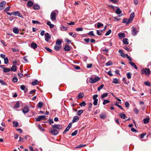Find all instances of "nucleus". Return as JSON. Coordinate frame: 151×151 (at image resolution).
Wrapping results in <instances>:
<instances>
[{
    "instance_id": "nucleus-1",
    "label": "nucleus",
    "mask_w": 151,
    "mask_h": 151,
    "mask_svg": "<svg viewBox=\"0 0 151 151\" xmlns=\"http://www.w3.org/2000/svg\"><path fill=\"white\" fill-rule=\"evenodd\" d=\"M58 13V11L55 10L52 11L50 14V19L52 21H54L56 20V17Z\"/></svg>"
},
{
    "instance_id": "nucleus-2",
    "label": "nucleus",
    "mask_w": 151,
    "mask_h": 151,
    "mask_svg": "<svg viewBox=\"0 0 151 151\" xmlns=\"http://www.w3.org/2000/svg\"><path fill=\"white\" fill-rule=\"evenodd\" d=\"M141 72L142 74L146 75H149L151 73L150 70L148 68L143 69L142 70Z\"/></svg>"
},
{
    "instance_id": "nucleus-3",
    "label": "nucleus",
    "mask_w": 151,
    "mask_h": 151,
    "mask_svg": "<svg viewBox=\"0 0 151 151\" xmlns=\"http://www.w3.org/2000/svg\"><path fill=\"white\" fill-rule=\"evenodd\" d=\"M100 79V78L98 77H95L94 78H90L89 82L92 83H95L98 81Z\"/></svg>"
},
{
    "instance_id": "nucleus-4",
    "label": "nucleus",
    "mask_w": 151,
    "mask_h": 151,
    "mask_svg": "<svg viewBox=\"0 0 151 151\" xmlns=\"http://www.w3.org/2000/svg\"><path fill=\"white\" fill-rule=\"evenodd\" d=\"M52 127L54 129L59 130L63 128V126L60 124H54L52 126Z\"/></svg>"
},
{
    "instance_id": "nucleus-5",
    "label": "nucleus",
    "mask_w": 151,
    "mask_h": 151,
    "mask_svg": "<svg viewBox=\"0 0 151 151\" xmlns=\"http://www.w3.org/2000/svg\"><path fill=\"white\" fill-rule=\"evenodd\" d=\"M13 15L15 16H18L19 17L21 18H23L22 15L21 14L19 11H15L13 12Z\"/></svg>"
},
{
    "instance_id": "nucleus-6",
    "label": "nucleus",
    "mask_w": 151,
    "mask_h": 151,
    "mask_svg": "<svg viewBox=\"0 0 151 151\" xmlns=\"http://www.w3.org/2000/svg\"><path fill=\"white\" fill-rule=\"evenodd\" d=\"M46 116L44 115L40 116L37 118H36V120L37 121H40L42 120H45Z\"/></svg>"
},
{
    "instance_id": "nucleus-7",
    "label": "nucleus",
    "mask_w": 151,
    "mask_h": 151,
    "mask_svg": "<svg viewBox=\"0 0 151 151\" xmlns=\"http://www.w3.org/2000/svg\"><path fill=\"white\" fill-rule=\"evenodd\" d=\"M6 4L5 1H3L0 3V10H3Z\"/></svg>"
},
{
    "instance_id": "nucleus-8",
    "label": "nucleus",
    "mask_w": 151,
    "mask_h": 151,
    "mask_svg": "<svg viewBox=\"0 0 151 151\" xmlns=\"http://www.w3.org/2000/svg\"><path fill=\"white\" fill-rule=\"evenodd\" d=\"M132 34L134 35H136L138 32V31L137 30L136 28L135 27H132Z\"/></svg>"
},
{
    "instance_id": "nucleus-9",
    "label": "nucleus",
    "mask_w": 151,
    "mask_h": 151,
    "mask_svg": "<svg viewBox=\"0 0 151 151\" xmlns=\"http://www.w3.org/2000/svg\"><path fill=\"white\" fill-rule=\"evenodd\" d=\"M45 40L47 42H48L50 39V36L48 33H46L45 34Z\"/></svg>"
},
{
    "instance_id": "nucleus-10",
    "label": "nucleus",
    "mask_w": 151,
    "mask_h": 151,
    "mask_svg": "<svg viewBox=\"0 0 151 151\" xmlns=\"http://www.w3.org/2000/svg\"><path fill=\"white\" fill-rule=\"evenodd\" d=\"M51 133L53 135H56L58 133V132L56 130L53 129L51 130L50 131Z\"/></svg>"
},
{
    "instance_id": "nucleus-11",
    "label": "nucleus",
    "mask_w": 151,
    "mask_h": 151,
    "mask_svg": "<svg viewBox=\"0 0 151 151\" xmlns=\"http://www.w3.org/2000/svg\"><path fill=\"white\" fill-rule=\"evenodd\" d=\"M29 111V109L27 107H24L22 109V112L24 114L27 113Z\"/></svg>"
},
{
    "instance_id": "nucleus-12",
    "label": "nucleus",
    "mask_w": 151,
    "mask_h": 151,
    "mask_svg": "<svg viewBox=\"0 0 151 151\" xmlns=\"http://www.w3.org/2000/svg\"><path fill=\"white\" fill-rule=\"evenodd\" d=\"M79 117L77 116H75L74 117L72 120L73 123L77 122L79 119Z\"/></svg>"
},
{
    "instance_id": "nucleus-13",
    "label": "nucleus",
    "mask_w": 151,
    "mask_h": 151,
    "mask_svg": "<svg viewBox=\"0 0 151 151\" xmlns=\"http://www.w3.org/2000/svg\"><path fill=\"white\" fill-rule=\"evenodd\" d=\"M31 45V47L34 49H35L37 47V44L34 42H32Z\"/></svg>"
},
{
    "instance_id": "nucleus-14",
    "label": "nucleus",
    "mask_w": 151,
    "mask_h": 151,
    "mask_svg": "<svg viewBox=\"0 0 151 151\" xmlns=\"http://www.w3.org/2000/svg\"><path fill=\"white\" fill-rule=\"evenodd\" d=\"M116 13L117 14H119V17L122 16V14H121V15H120L119 14H121L122 12V11H121V9L119 8H118L116 11Z\"/></svg>"
},
{
    "instance_id": "nucleus-15",
    "label": "nucleus",
    "mask_w": 151,
    "mask_h": 151,
    "mask_svg": "<svg viewBox=\"0 0 151 151\" xmlns=\"http://www.w3.org/2000/svg\"><path fill=\"white\" fill-rule=\"evenodd\" d=\"M10 69L12 71L15 72L17 70V67L15 65H13Z\"/></svg>"
},
{
    "instance_id": "nucleus-16",
    "label": "nucleus",
    "mask_w": 151,
    "mask_h": 151,
    "mask_svg": "<svg viewBox=\"0 0 151 151\" xmlns=\"http://www.w3.org/2000/svg\"><path fill=\"white\" fill-rule=\"evenodd\" d=\"M33 4V3L31 1H29L27 3V5L29 7L32 6Z\"/></svg>"
},
{
    "instance_id": "nucleus-17",
    "label": "nucleus",
    "mask_w": 151,
    "mask_h": 151,
    "mask_svg": "<svg viewBox=\"0 0 151 151\" xmlns=\"http://www.w3.org/2000/svg\"><path fill=\"white\" fill-rule=\"evenodd\" d=\"M118 35L120 38H122L125 37V35L124 33L120 32L119 33Z\"/></svg>"
},
{
    "instance_id": "nucleus-18",
    "label": "nucleus",
    "mask_w": 151,
    "mask_h": 151,
    "mask_svg": "<svg viewBox=\"0 0 151 151\" xmlns=\"http://www.w3.org/2000/svg\"><path fill=\"white\" fill-rule=\"evenodd\" d=\"M47 24L48 25L50 28H52L54 27V25L51 23L50 21H48L47 22Z\"/></svg>"
},
{
    "instance_id": "nucleus-19",
    "label": "nucleus",
    "mask_w": 151,
    "mask_h": 151,
    "mask_svg": "<svg viewBox=\"0 0 151 151\" xmlns=\"http://www.w3.org/2000/svg\"><path fill=\"white\" fill-rule=\"evenodd\" d=\"M61 47L60 46L58 45H56L54 47V49L57 51H58L60 50Z\"/></svg>"
},
{
    "instance_id": "nucleus-20",
    "label": "nucleus",
    "mask_w": 151,
    "mask_h": 151,
    "mask_svg": "<svg viewBox=\"0 0 151 151\" xmlns=\"http://www.w3.org/2000/svg\"><path fill=\"white\" fill-rule=\"evenodd\" d=\"M123 42L125 45H127L129 44L128 39L127 38H124L123 40Z\"/></svg>"
},
{
    "instance_id": "nucleus-21",
    "label": "nucleus",
    "mask_w": 151,
    "mask_h": 151,
    "mask_svg": "<svg viewBox=\"0 0 151 151\" xmlns=\"http://www.w3.org/2000/svg\"><path fill=\"white\" fill-rule=\"evenodd\" d=\"M64 50L66 51H68L70 50V48L68 45H66L64 47Z\"/></svg>"
},
{
    "instance_id": "nucleus-22",
    "label": "nucleus",
    "mask_w": 151,
    "mask_h": 151,
    "mask_svg": "<svg viewBox=\"0 0 151 151\" xmlns=\"http://www.w3.org/2000/svg\"><path fill=\"white\" fill-rule=\"evenodd\" d=\"M39 83V81L37 80H36L35 81H32V85L34 86L38 84Z\"/></svg>"
},
{
    "instance_id": "nucleus-23",
    "label": "nucleus",
    "mask_w": 151,
    "mask_h": 151,
    "mask_svg": "<svg viewBox=\"0 0 151 151\" xmlns=\"http://www.w3.org/2000/svg\"><path fill=\"white\" fill-rule=\"evenodd\" d=\"M129 63L132 65V66L134 67L135 69H137V67L134 63L132 62H129Z\"/></svg>"
},
{
    "instance_id": "nucleus-24",
    "label": "nucleus",
    "mask_w": 151,
    "mask_h": 151,
    "mask_svg": "<svg viewBox=\"0 0 151 151\" xmlns=\"http://www.w3.org/2000/svg\"><path fill=\"white\" fill-rule=\"evenodd\" d=\"M62 40L58 39L57 40L56 44L58 45H60L62 43Z\"/></svg>"
},
{
    "instance_id": "nucleus-25",
    "label": "nucleus",
    "mask_w": 151,
    "mask_h": 151,
    "mask_svg": "<svg viewBox=\"0 0 151 151\" xmlns=\"http://www.w3.org/2000/svg\"><path fill=\"white\" fill-rule=\"evenodd\" d=\"M149 118H146L144 119V123L145 124H147L149 122Z\"/></svg>"
},
{
    "instance_id": "nucleus-26",
    "label": "nucleus",
    "mask_w": 151,
    "mask_h": 151,
    "mask_svg": "<svg viewBox=\"0 0 151 151\" xmlns=\"http://www.w3.org/2000/svg\"><path fill=\"white\" fill-rule=\"evenodd\" d=\"M60 29L62 31H66L67 28L65 26H62L60 27Z\"/></svg>"
},
{
    "instance_id": "nucleus-27",
    "label": "nucleus",
    "mask_w": 151,
    "mask_h": 151,
    "mask_svg": "<svg viewBox=\"0 0 151 151\" xmlns=\"http://www.w3.org/2000/svg\"><path fill=\"white\" fill-rule=\"evenodd\" d=\"M83 112V110H80L78 111L77 113V115L78 116H81V114Z\"/></svg>"
},
{
    "instance_id": "nucleus-28",
    "label": "nucleus",
    "mask_w": 151,
    "mask_h": 151,
    "mask_svg": "<svg viewBox=\"0 0 151 151\" xmlns=\"http://www.w3.org/2000/svg\"><path fill=\"white\" fill-rule=\"evenodd\" d=\"M0 83L2 85H5V86H7V83L4 81H3L2 80H0Z\"/></svg>"
},
{
    "instance_id": "nucleus-29",
    "label": "nucleus",
    "mask_w": 151,
    "mask_h": 151,
    "mask_svg": "<svg viewBox=\"0 0 151 151\" xmlns=\"http://www.w3.org/2000/svg\"><path fill=\"white\" fill-rule=\"evenodd\" d=\"M120 117L123 119H124L125 117H126V116L124 114H121L119 115Z\"/></svg>"
},
{
    "instance_id": "nucleus-30",
    "label": "nucleus",
    "mask_w": 151,
    "mask_h": 151,
    "mask_svg": "<svg viewBox=\"0 0 151 151\" xmlns=\"http://www.w3.org/2000/svg\"><path fill=\"white\" fill-rule=\"evenodd\" d=\"M108 95V93H105L103 94L101 96V98L103 99L104 98L106 97Z\"/></svg>"
},
{
    "instance_id": "nucleus-31",
    "label": "nucleus",
    "mask_w": 151,
    "mask_h": 151,
    "mask_svg": "<svg viewBox=\"0 0 151 151\" xmlns=\"http://www.w3.org/2000/svg\"><path fill=\"white\" fill-rule=\"evenodd\" d=\"M122 81L123 83L125 84H128L129 83V82L127 81L125 78H124L122 79Z\"/></svg>"
},
{
    "instance_id": "nucleus-32",
    "label": "nucleus",
    "mask_w": 151,
    "mask_h": 151,
    "mask_svg": "<svg viewBox=\"0 0 151 151\" xmlns=\"http://www.w3.org/2000/svg\"><path fill=\"white\" fill-rule=\"evenodd\" d=\"M3 71L4 73H7L9 72L10 71V69L9 68H3Z\"/></svg>"
},
{
    "instance_id": "nucleus-33",
    "label": "nucleus",
    "mask_w": 151,
    "mask_h": 151,
    "mask_svg": "<svg viewBox=\"0 0 151 151\" xmlns=\"http://www.w3.org/2000/svg\"><path fill=\"white\" fill-rule=\"evenodd\" d=\"M144 84L145 85L148 86H151V84L148 81L145 82H144Z\"/></svg>"
},
{
    "instance_id": "nucleus-34",
    "label": "nucleus",
    "mask_w": 151,
    "mask_h": 151,
    "mask_svg": "<svg viewBox=\"0 0 151 151\" xmlns=\"http://www.w3.org/2000/svg\"><path fill=\"white\" fill-rule=\"evenodd\" d=\"M86 105V104L85 101H83L79 104V105L81 107L84 106Z\"/></svg>"
},
{
    "instance_id": "nucleus-35",
    "label": "nucleus",
    "mask_w": 151,
    "mask_h": 151,
    "mask_svg": "<svg viewBox=\"0 0 151 151\" xmlns=\"http://www.w3.org/2000/svg\"><path fill=\"white\" fill-rule=\"evenodd\" d=\"M84 95L83 93H80L78 94V98H83L84 96Z\"/></svg>"
},
{
    "instance_id": "nucleus-36",
    "label": "nucleus",
    "mask_w": 151,
    "mask_h": 151,
    "mask_svg": "<svg viewBox=\"0 0 151 151\" xmlns=\"http://www.w3.org/2000/svg\"><path fill=\"white\" fill-rule=\"evenodd\" d=\"M13 32L15 34H18L19 32L18 29L17 28H14L13 30Z\"/></svg>"
},
{
    "instance_id": "nucleus-37",
    "label": "nucleus",
    "mask_w": 151,
    "mask_h": 151,
    "mask_svg": "<svg viewBox=\"0 0 151 151\" xmlns=\"http://www.w3.org/2000/svg\"><path fill=\"white\" fill-rule=\"evenodd\" d=\"M40 6L37 4L34 5L33 7V8L34 9H40Z\"/></svg>"
},
{
    "instance_id": "nucleus-38",
    "label": "nucleus",
    "mask_w": 151,
    "mask_h": 151,
    "mask_svg": "<svg viewBox=\"0 0 151 151\" xmlns=\"http://www.w3.org/2000/svg\"><path fill=\"white\" fill-rule=\"evenodd\" d=\"M4 63L5 64H7L9 63V60L7 57H6L4 59Z\"/></svg>"
},
{
    "instance_id": "nucleus-39",
    "label": "nucleus",
    "mask_w": 151,
    "mask_h": 151,
    "mask_svg": "<svg viewBox=\"0 0 151 151\" xmlns=\"http://www.w3.org/2000/svg\"><path fill=\"white\" fill-rule=\"evenodd\" d=\"M109 101L108 100H104L103 104V105H104L107 104L109 103Z\"/></svg>"
},
{
    "instance_id": "nucleus-40",
    "label": "nucleus",
    "mask_w": 151,
    "mask_h": 151,
    "mask_svg": "<svg viewBox=\"0 0 151 151\" xmlns=\"http://www.w3.org/2000/svg\"><path fill=\"white\" fill-rule=\"evenodd\" d=\"M13 126H14L15 127H17L19 125L18 122L16 121L13 122Z\"/></svg>"
},
{
    "instance_id": "nucleus-41",
    "label": "nucleus",
    "mask_w": 151,
    "mask_h": 151,
    "mask_svg": "<svg viewBox=\"0 0 151 151\" xmlns=\"http://www.w3.org/2000/svg\"><path fill=\"white\" fill-rule=\"evenodd\" d=\"M113 83L115 84L119 83L118 80L117 78H115L113 79Z\"/></svg>"
},
{
    "instance_id": "nucleus-42",
    "label": "nucleus",
    "mask_w": 151,
    "mask_h": 151,
    "mask_svg": "<svg viewBox=\"0 0 151 151\" xmlns=\"http://www.w3.org/2000/svg\"><path fill=\"white\" fill-rule=\"evenodd\" d=\"M43 105V103L42 102H39L38 104H37V106L39 108H41Z\"/></svg>"
},
{
    "instance_id": "nucleus-43",
    "label": "nucleus",
    "mask_w": 151,
    "mask_h": 151,
    "mask_svg": "<svg viewBox=\"0 0 151 151\" xmlns=\"http://www.w3.org/2000/svg\"><path fill=\"white\" fill-rule=\"evenodd\" d=\"M18 79L16 77H14L12 78V81L14 83H16Z\"/></svg>"
},
{
    "instance_id": "nucleus-44",
    "label": "nucleus",
    "mask_w": 151,
    "mask_h": 151,
    "mask_svg": "<svg viewBox=\"0 0 151 151\" xmlns=\"http://www.w3.org/2000/svg\"><path fill=\"white\" fill-rule=\"evenodd\" d=\"M127 77L128 79L131 78V74L130 72H128L127 74Z\"/></svg>"
},
{
    "instance_id": "nucleus-45",
    "label": "nucleus",
    "mask_w": 151,
    "mask_h": 151,
    "mask_svg": "<svg viewBox=\"0 0 151 151\" xmlns=\"http://www.w3.org/2000/svg\"><path fill=\"white\" fill-rule=\"evenodd\" d=\"M106 115L105 114H101L100 117L101 119H104V118H106Z\"/></svg>"
},
{
    "instance_id": "nucleus-46",
    "label": "nucleus",
    "mask_w": 151,
    "mask_h": 151,
    "mask_svg": "<svg viewBox=\"0 0 151 151\" xmlns=\"http://www.w3.org/2000/svg\"><path fill=\"white\" fill-rule=\"evenodd\" d=\"M134 16H135L134 13V12H132L131 14L130 17H129L131 18L132 19H133V18L134 17Z\"/></svg>"
},
{
    "instance_id": "nucleus-47",
    "label": "nucleus",
    "mask_w": 151,
    "mask_h": 151,
    "mask_svg": "<svg viewBox=\"0 0 151 151\" xmlns=\"http://www.w3.org/2000/svg\"><path fill=\"white\" fill-rule=\"evenodd\" d=\"M104 86V85L103 84H101L100 86L98 88V91H100V90L102 89Z\"/></svg>"
},
{
    "instance_id": "nucleus-48",
    "label": "nucleus",
    "mask_w": 151,
    "mask_h": 151,
    "mask_svg": "<svg viewBox=\"0 0 151 151\" xmlns=\"http://www.w3.org/2000/svg\"><path fill=\"white\" fill-rule=\"evenodd\" d=\"M19 106L20 105L19 104V103L17 102L14 106V109H17L19 107Z\"/></svg>"
},
{
    "instance_id": "nucleus-49",
    "label": "nucleus",
    "mask_w": 151,
    "mask_h": 151,
    "mask_svg": "<svg viewBox=\"0 0 151 151\" xmlns=\"http://www.w3.org/2000/svg\"><path fill=\"white\" fill-rule=\"evenodd\" d=\"M103 24L99 22L98 23L97 27L98 28H99L100 27L103 26Z\"/></svg>"
},
{
    "instance_id": "nucleus-50",
    "label": "nucleus",
    "mask_w": 151,
    "mask_h": 151,
    "mask_svg": "<svg viewBox=\"0 0 151 151\" xmlns=\"http://www.w3.org/2000/svg\"><path fill=\"white\" fill-rule=\"evenodd\" d=\"M38 129L39 130L43 131H44V129L39 124L38 125Z\"/></svg>"
},
{
    "instance_id": "nucleus-51",
    "label": "nucleus",
    "mask_w": 151,
    "mask_h": 151,
    "mask_svg": "<svg viewBox=\"0 0 151 151\" xmlns=\"http://www.w3.org/2000/svg\"><path fill=\"white\" fill-rule=\"evenodd\" d=\"M83 30V28H78L76 29V30L78 32L82 31Z\"/></svg>"
},
{
    "instance_id": "nucleus-52",
    "label": "nucleus",
    "mask_w": 151,
    "mask_h": 151,
    "mask_svg": "<svg viewBox=\"0 0 151 151\" xmlns=\"http://www.w3.org/2000/svg\"><path fill=\"white\" fill-rule=\"evenodd\" d=\"M111 30L109 29L108 32H107L105 34V35L106 36H108L109 35L111 32Z\"/></svg>"
},
{
    "instance_id": "nucleus-53",
    "label": "nucleus",
    "mask_w": 151,
    "mask_h": 151,
    "mask_svg": "<svg viewBox=\"0 0 151 151\" xmlns=\"http://www.w3.org/2000/svg\"><path fill=\"white\" fill-rule=\"evenodd\" d=\"M78 132V131L77 130H75L74 132L72 133L71 134V135L72 136H74Z\"/></svg>"
},
{
    "instance_id": "nucleus-54",
    "label": "nucleus",
    "mask_w": 151,
    "mask_h": 151,
    "mask_svg": "<svg viewBox=\"0 0 151 151\" xmlns=\"http://www.w3.org/2000/svg\"><path fill=\"white\" fill-rule=\"evenodd\" d=\"M70 129L68 127H67L65 129V130L63 132V133L64 134H65Z\"/></svg>"
},
{
    "instance_id": "nucleus-55",
    "label": "nucleus",
    "mask_w": 151,
    "mask_h": 151,
    "mask_svg": "<svg viewBox=\"0 0 151 151\" xmlns=\"http://www.w3.org/2000/svg\"><path fill=\"white\" fill-rule=\"evenodd\" d=\"M98 95L97 94H95V95H94L93 96V100H95V99L96 100H98L97 98L98 97Z\"/></svg>"
},
{
    "instance_id": "nucleus-56",
    "label": "nucleus",
    "mask_w": 151,
    "mask_h": 151,
    "mask_svg": "<svg viewBox=\"0 0 151 151\" xmlns=\"http://www.w3.org/2000/svg\"><path fill=\"white\" fill-rule=\"evenodd\" d=\"M45 48L47 51L51 53L52 52V50L50 48H48L47 47H45Z\"/></svg>"
},
{
    "instance_id": "nucleus-57",
    "label": "nucleus",
    "mask_w": 151,
    "mask_h": 151,
    "mask_svg": "<svg viewBox=\"0 0 151 151\" xmlns=\"http://www.w3.org/2000/svg\"><path fill=\"white\" fill-rule=\"evenodd\" d=\"M32 23L33 24H40V22L37 21L35 20H32Z\"/></svg>"
},
{
    "instance_id": "nucleus-58",
    "label": "nucleus",
    "mask_w": 151,
    "mask_h": 151,
    "mask_svg": "<svg viewBox=\"0 0 151 151\" xmlns=\"http://www.w3.org/2000/svg\"><path fill=\"white\" fill-rule=\"evenodd\" d=\"M86 146V145H85V144H84V145H83V144L80 145H79L77 146V147H76V148H80V147H83L85 146Z\"/></svg>"
},
{
    "instance_id": "nucleus-59",
    "label": "nucleus",
    "mask_w": 151,
    "mask_h": 151,
    "mask_svg": "<svg viewBox=\"0 0 151 151\" xmlns=\"http://www.w3.org/2000/svg\"><path fill=\"white\" fill-rule=\"evenodd\" d=\"M133 19L129 17V19H127V21L128 22L127 24H129V23L131 22L133 20Z\"/></svg>"
},
{
    "instance_id": "nucleus-60",
    "label": "nucleus",
    "mask_w": 151,
    "mask_h": 151,
    "mask_svg": "<svg viewBox=\"0 0 151 151\" xmlns=\"http://www.w3.org/2000/svg\"><path fill=\"white\" fill-rule=\"evenodd\" d=\"M134 112L136 114H137L139 112V110L137 108H135L134 109Z\"/></svg>"
},
{
    "instance_id": "nucleus-61",
    "label": "nucleus",
    "mask_w": 151,
    "mask_h": 151,
    "mask_svg": "<svg viewBox=\"0 0 151 151\" xmlns=\"http://www.w3.org/2000/svg\"><path fill=\"white\" fill-rule=\"evenodd\" d=\"M112 65V62L111 61H109V62H108L107 63H106L105 64V65L106 66H109L110 65Z\"/></svg>"
},
{
    "instance_id": "nucleus-62",
    "label": "nucleus",
    "mask_w": 151,
    "mask_h": 151,
    "mask_svg": "<svg viewBox=\"0 0 151 151\" xmlns=\"http://www.w3.org/2000/svg\"><path fill=\"white\" fill-rule=\"evenodd\" d=\"M98 100H94V101L93 102V104L94 106H96L97 104Z\"/></svg>"
},
{
    "instance_id": "nucleus-63",
    "label": "nucleus",
    "mask_w": 151,
    "mask_h": 151,
    "mask_svg": "<svg viewBox=\"0 0 151 151\" xmlns=\"http://www.w3.org/2000/svg\"><path fill=\"white\" fill-rule=\"evenodd\" d=\"M125 106L127 108H128L129 106V104L128 102L127 101L125 103Z\"/></svg>"
},
{
    "instance_id": "nucleus-64",
    "label": "nucleus",
    "mask_w": 151,
    "mask_h": 151,
    "mask_svg": "<svg viewBox=\"0 0 151 151\" xmlns=\"http://www.w3.org/2000/svg\"><path fill=\"white\" fill-rule=\"evenodd\" d=\"M102 33V31L100 30H98L97 31V34L99 35H101Z\"/></svg>"
}]
</instances>
